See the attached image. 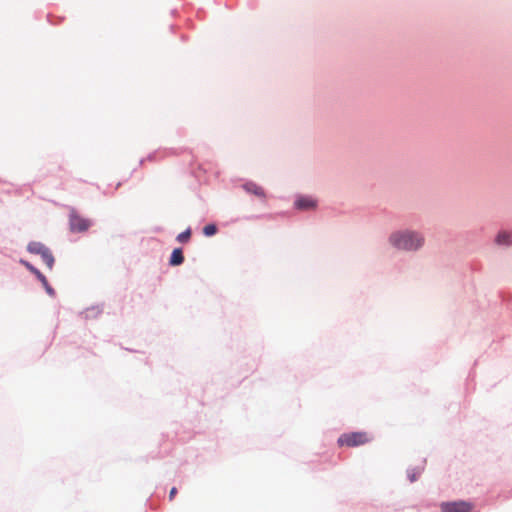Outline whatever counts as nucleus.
Wrapping results in <instances>:
<instances>
[{"label": "nucleus", "instance_id": "nucleus-2", "mask_svg": "<svg viewBox=\"0 0 512 512\" xmlns=\"http://www.w3.org/2000/svg\"><path fill=\"white\" fill-rule=\"evenodd\" d=\"M27 250L32 254L40 255L47 267L49 269L53 268L54 257L49 248H47L44 244L36 241L30 242L27 246Z\"/></svg>", "mask_w": 512, "mask_h": 512}, {"label": "nucleus", "instance_id": "nucleus-5", "mask_svg": "<svg viewBox=\"0 0 512 512\" xmlns=\"http://www.w3.org/2000/svg\"><path fill=\"white\" fill-rule=\"evenodd\" d=\"M70 229L73 232H84L91 226V221L79 216L74 209L70 211L69 215Z\"/></svg>", "mask_w": 512, "mask_h": 512}, {"label": "nucleus", "instance_id": "nucleus-6", "mask_svg": "<svg viewBox=\"0 0 512 512\" xmlns=\"http://www.w3.org/2000/svg\"><path fill=\"white\" fill-rule=\"evenodd\" d=\"M472 505L466 501L443 502L441 504L442 512H470Z\"/></svg>", "mask_w": 512, "mask_h": 512}, {"label": "nucleus", "instance_id": "nucleus-11", "mask_svg": "<svg viewBox=\"0 0 512 512\" xmlns=\"http://www.w3.org/2000/svg\"><path fill=\"white\" fill-rule=\"evenodd\" d=\"M422 472V468H410L407 470V476L411 482L416 481Z\"/></svg>", "mask_w": 512, "mask_h": 512}, {"label": "nucleus", "instance_id": "nucleus-13", "mask_svg": "<svg viewBox=\"0 0 512 512\" xmlns=\"http://www.w3.org/2000/svg\"><path fill=\"white\" fill-rule=\"evenodd\" d=\"M216 232L217 227L214 224H208L203 228V233L207 237L213 236Z\"/></svg>", "mask_w": 512, "mask_h": 512}, {"label": "nucleus", "instance_id": "nucleus-10", "mask_svg": "<svg viewBox=\"0 0 512 512\" xmlns=\"http://www.w3.org/2000/svg\"><path fill=\"white\" fill-rule=\"evenodd\" d=\"M21 263L29 270L31 271L41 282H45V276L33 265H31L29 262L21 260Z\"/></svg>", "mask_w": 512, "mask_h": 512}, {"label": "nucleus", "instance_id": "nucleus-9", "mask_svg": "<svg viewBox=\"0 0 512 512\" xmlns=\"http://www.w3.org/2000/svg\"><path fill=\"white\" fill-rule=\"evenodd\" d=\"M184 261V257H183V254H182V250L180 248H176L173 250L172 254H171V257H170V264L175 266V265H180L182 264Z\"/></svg>", "mask_w": 512, "mask_h": 512}, {"label": "nucleus", "instance_id": "nucleus-3", "mask_svg": "<svg viewBox=\"0 0 512 512\" xmlns=\"http://www.w3.org/2000/svg\"><path fill=\"white\" fill-rule=\"evenodd\" d=\"M318 207V199L312 195L298 194L294 199V208L300 211H312Z\"/></svg>", "mask_w": 512, "mask_h": 512}, {"label": "nucleus", "instance_id": "nucleus-4", "mask_svg": "<svg viewBox=\"0 0 512 512\" xmlns=\"http://www.w3.org/2000/svg\"><path fill=\"white\" fill-rule=\"evenodd\" d=\"M368 441L367 434L364 432H353L350 434H343L339 437L338 443L343 446H358Z\"/></svg>", "mask_w": 512, "mask_h": 512}, {"label": "nucleus", "instance_id": "nucleus-15", "mask_svg": "<svg viewBox=\"0 0 512 512\" xmlns=\"http://www.w3.org/2000/svg\"><path fill=\"white\" fill-rule=\"evenodd\" d=\"M177 493V489L175 487H173L171 490H170V493H169V499L172 500L175 495Z\"/></svg>", "mask_w": 512, "mask_h": 512}, {"label": "nucleus", "instance_id": "nucleus-7", "mask_svg": "<svg viewBox=\"0 0 512 512\" xmlns=\"http://www.w3.org/2000/svg\"><path fill=\"white\" fill-rule=\"evenodd\" d=\"M495 243L498 246L510 247L512 246V233L507 230H501L495 237Z\"/></svg>", "mask_w": 512, "mask_h": 512}, {"label": "nucleus", "instance_id": "nucleus-1", "mask_svg": "<svg viewBox=\"0 0 512 512\" xmlns=\"http://www.w3.org/2000/svg\"><path fill=\"white\" fill-rule=\"evenodd\" d=\"M387 242L395 251L417 253L426 245L424 232L412 227H401L390 232Z\"/></svg>", "mask_w": 512, "mask_h": 512}, {"label": "nucleus", "instance_id": "nucleus-8", "mask_svg": "<svg viewBox=\"0 0 512 512\" xmlns=\"http://www.w3.org/2000/svg\"><path fill=\"white\" fill-rule=\"evenodd\" d=\"M243 189L247 193L253 194L260 198H265V192H264L263 188L254 182H247V183L243 184Z\"/></svg>", "mask_w": 512, "mask_h": 512}, {"label": "nucleus", "instance_id": "nucleus-14", "mask_svg": "<svg viewBox=\"0 0 512 512\" xmlns=\"http://www.w3.org/2000/svg\"><path fill=\"white\" fill-rule=\"evenodd\" d=\"M46 290V292L50 295V296H54L55 294V291L54 289L49 285L47 279L45 278V282H41Z\"/></svg>", "mask_w": 512, "mask_h": 512}, {"label": "nucleus", "instance_id": "nucleus-12", "mask_svg": "<svg viewBox=\"0 0 512 512\" xmlns=\"http://www.w3.org/2000/svg\"><path fill=\"white\" fill-rule=\"evenodd\" d=\"M190 236H191V230H190V228H188L185 231L178 234L177 241L180 243H185L189 240Z\"/></svg>", "mask_w": 512, "mask_h": 512}]
</instances>
